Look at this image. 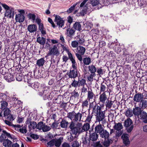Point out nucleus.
I'll return each instance as SVG.
<instances>
[{"label": "nucleus", "instance_id": "1", "mask_svg": "<svg viewBox=\"0 0 147 147\" xmlns=\"http://www.w3.org/2000/svg\"><path fill=\"white\" fill-rule=\"evenodd\" d=\"M82 123L78 122L75 123L74 121H71L70 123L69 127L70 128V133L71 134L76 135L78 133H81V131Z\"/></svg>", "mask_w": 147, "mask_h": 147}, {"label": "nucleus", "instance_id": "2", "mask_svg": "<svg viewBox=\"0 0 147 147\" xmlns=\"http://www.w3.org/2000/svg\"><path fill=\"white\" fill-rule=\"evenodd\" d=\"M106 111H102L101 107L100 106H97L96 111L95 112L96 115V121L100 123L101 121H103L105 120L106 116L105 115Z\"/></svg>", "mask_w": 147, "mask_h": 147}, {"label": "nucleus", "instance_id": "3", "mask_svg": "<svg viewBox=\"0 0 147 147\" xmlns=\"http://www.w3.org/2000/svg\"><path fill=\"white\" fill-rule=\"evenodd\" d=\"M1 5L5 10V16L9 18L13 17L14 15V9L11 7H9L5 4L1 3Z\"/></svg>", "mask_w": 147, "mask_h": 147}, {"label": "nucleus", "instance_id": "4", "mask_svg": "<svg viewBox=\"0 0 147 147\" xmlns=\"http://www.w3.org/2000/svg\"><path fill=\"white\" fill-rule=\"evenodd\" d=\"M67 117L70 119L71 121L77 122L81 120L82 114L80 113H76L74 111L69 112L67 114Z\"/></svg>", "mask_w": 147, "mask_h": 147}, {"label": "nucleus", "instance_id": "5", "mask_svg": "<svg viewBox=\"0 0 147 147\" xmlns=\"http://www.w3.org/2000/svg\"><path fill=\"white\" fill-rule=\"evenodd\" d=\"M7 136L8 138L14 140L15 138L14 136L11 135L9 133H8L5 130H2L1 129L0 131V142H2L4 140H5Z\"/></svg>", "mask_w": 147, "mask_h": 147}, {"label": "nucleus", "instance_id": "6", "mask_svg": "<svg viewBox=\"0 0 147 147\" xmlns=\"http://www.w3.org/2000/svg\"><path fill=\"white\" fill-rule=\"evenodd\" d=\"M132 120L129 118H128L125 120L124 122V126L127 128L126 129L128 133L130 132L133 130L134 126Z\"/></svg>", "mask_w": 147, "mask_h": 147}, {"label": "nucleus", "instance_id": "7", "mask_svg": "<svg viewBox=\"0 0 147 147\" xmlns=\"http://www.w3.org/2000/svg\"><path fill=\"white\" fill-rule=\"evenodd\" d=\"M37 129L42 130L43 132H47L51 129V127L44 123L42 122H40L38 123Z\"/></svg>", "mask_w": 147, "mask_h": 147}, {"label": "nucleus", "instance_id": "8", "mask_svg": "<svg viewBox=\"0 0 147 147\" xmlns=\"http://www.w3.org/2000/svg\"><path fill=\"white\" fill-rule=\"evenodd\" d=\"M55 16V22L59 28H62L64 24V21L63 20V18H61L59 16L54 15V16Z\"/></svg>", "mask_w": 147, "mask_h": 147}, {"label": "nucleus", "instance_id": "9", "mask_svg": "<svg viewBox=\"0 0 147 147\" xmlns=\"http://www.w3.org/2000/svg\"><path fill=\"white\" fill-rule=\"evenodd\" d=\"M59 54V51L56 45H53L52 47H51L49 50V51L47 54V56H49L52 55H58Z\"/></svg>", "mask_w": 147, "mask_h": 147}, {"label": "nucleus", "instance_id": "10", "mask_svg": "<svg viewBox=\"0 0 147 147\" xmlns=\"http://www.w3.org/2000/svg\"><path fill=\"white\" fill-rule=\"evenodd\" d=\"M67 53L68 55L69 59L71 62L72 67L74 69H76L77 63L76 62L74 57L73 56L71 53L69 51H67Z\"/></svg>", "mask_w": 147, "mask_h": 147}, {"label": "nucleus", "instance_id": "11", "mask_svg": "<svg viewBox=\"0 0 147 147\" xmlns=\"http://www.w3.org/2000/svg\"><path fill=\"white\" fill-rule=\"evenodd\" d=\"M78 71L77 69L70 70L67 73V75L69 77L71 78L75 79L78 76Z\"/></svg>", "mask_w": 147, "mask_h": 147}, {"label": "nucleus", "instance_id": "12", "mask_svg": "<svg viewBox=\"0 0 147 147\" xmlns=\"http://www.w3.org/2000/svg\"><path fill=\"white\" fill-rule=\"evenodd\" d=\"M121 138L123 140V143L126 146H129L130 142L129 138V135L127 134H124L121 136Z\"/></svg>", "mask_w": 147, "mask_h": 147}, {"label": "nucleus", "instance_id": "13", "mask_svg": "<svg viewBox=\"0 0 147 147\" xmlns=\"http://www.w3.org/2000/svg\"><path fill=\"white\" fill-rule=\"evenodd\" d=\"M143 99V95L141 93L136 94L134 96L133 100L136 102H141Z\"/></svg>", "mask_w": 147, "mask_h": 147}, {"label": "nucleus", "instance_id": "14", "mask_svg": "<svg viewBox=\"0 0 147 147\" xmlns=\"http://www.w3.org/2000/svg\"><path fill=\"white\" fill-rule=\"evenodd\" d=\"M99 94V102L104 104L108 99L107 96L106 95L105 92H103L102 93H100Z\"/></svg>", "mask_w": 147, "mask_h": 147}, {"label": "nucleus", "instance_id": "15", "mask_svg": "<svg viewBox=\"0 0 147 147\" xmlns=\"http://www.w3.org/2000/svg\"><path fill=\"white\" fill-rule=\"evenodd\" d=\"M25 20L24 15L22 13L16 14L15 16V20L16 22L20 23L23 22Z\"/></svg>", "mask_w": 147, "mask_h": 147}, {"label": "nucleus", "instance_id": "16", "mask_svg": "<svg viewBox=\"0 0 147 147\" xmlns=\"http://www.w3.org/2000/svg\"><path fill=\"white\" fill-rule=\"evenodd\" d=\"M142 111L141 110V108L139 107H136L135 108L133 109L132 112L135 116H139Z\"/></svg>", "mask_w": 147, "mask_h": 147}, {"label": "nucleus", "instance_id": "17", "mask_svg": "<svg viewBox=\"0 0 147 147\" xmlns=\"http://www.w3.org/2000/svg\"><path fill=\"white\" fill-rule=\"evenodd\" d=\"M76 53L80 54L81 55H84L86 51V49L84 47L79 46L75 49Z\"/></svg>", "mask_w": 147, "mask_h": 147}, {"label": "nucleus", "instance_id": "18", "mask_svg": "<svg viewBox=\"0 0 147 147\" xmlns=\"http://www.w3.org/2000/svg\"><path fill=\"white\" fill-rule=\"evenodd\" d=\"M140 119L142 120L143 122L147 123V113L145 112L142 111L140 115Z\"/></svg>", "mask_w": 147, "mask_h": 147}, {"label": "nucleus", "instance_id": "19", "mask_svg": "<svg viewBox=\"0 0 147 147\" xmlns=\"http://www.w3.org/2000/svg\"><path fill=\"white\" fill-rule=\"evenodd\" d=\"M5 80L8 82H11L14 80L13 76L10 74H7L4 76Z\"/></svg>", "mask_w": 147, "mask_h": 147}, {"label": "nucleus", "instance_id": "20", "mask_svg": "<svg viewBox=\"0 0 147 147\" xmlns=\"http://www.w3.org/2000/svg\"><path fill=\"white\" fill-rule=\"evenodd\" d=\"M66 34L69 37H72L74 35L75 31L71 28H67L66 30Z\"/></svg>", "mask_w": 147, "mask_h": 147}, {"label": "nucleus", "instance_id": "21", "mask_svg": "<svg viewBox=\"0 0 147 147\" xmlns=\"http://www.w3.org/2000/svg\"><path fill=\"white\" fill-rule=\"evenodd\" d=\"M28 29L30 32H36L37 30V26L34 24L29 25L28 26Z\"/></svg>", "mask_w": 147, "mask_h": 147}, {"label": "nucleus", "instance_id": "22", "mask_svg": "<svg viewBox=\"0 0 147 147\" xmlns=\"http://www.w3.org/2000/svg\"><path fill=\"white\" fill-rule=\"evenodd\" d=\"M100 136L105 139L107 138L109 136V133L106 130H104L100 134Z\"/></svg>", "mask_w": 147, "mask_h": 147}, {"label": "nucleus", "instance_id": "23", "mask_svg": "<svg viewBox=\"0 0 147 147\" xmlns=\"http://www.w3.org/2000/svg\"><path fill=\"white\" fill-rule=\"evenodd\" d=\"M94 101L90 104L89 106L90 108L92 109L93 111L95 112L96 111V108L97 107V106H99L97 105L95 102V99H94Z\"/></svg>", "mask_w": 147, "mask_h": 147}, {"label": "nucleus", "instance_id": "24", "mask_svg": "<svg viewBox=\"0 0 147 147\" xmlns=\"http://www.w3.org/2000/svg\"><path fill=\"white\" fill-rule=\"evenodd\" d=\"M114 124L113 127L115 130H121L123 128V126L122 123H114Z\"/></svg>", "mask_w": 147, "mask_h": 147}, {"label": "nucleus", "instance_id": "25", "mask_svg": "<svg viewBox=\"0 0 147 147\" xmlns=\"http://www.w3.org/2000/svg\"><path fill=\"white\" fill-rule=\"evenodd\" d=\"M94 98L95 99V95L92 91V90L88 91V93L87 99L89 101H90L92 99H93Z\"/></svg>", "mask_w": 147, "mask_h": 147}, {"label": "nucleus", "instance_id": "26", "mask_svg": "<svg viewBox=\"0 0 147 147\" xmlns=\"http://www.w3.org/2000/svg\"><path fill=\"white\" fill-rule=\"evenodd\" d=\"M81 128V132L82 133L85 131H88L90 128V124L88 123H86L84 124L83 126L82 124V127Z\"/></svg>", "mask_w": 147, "mask_h": 147}, {"label": "nucleus", "instance_id": "27", "mask_svg": "<svg viewBox=\"0 0 147 147\" xmlns=\"http://www.w3.org/2000/svg\"><path fill=\"white\" fill-rule=\"evenodd\" d=\"M95 132L99 134L104 130L102 125L99 123V124L96 126L95 127Z\"/></svg>", "mask_w": 147, "mask_h": 147}, {"label": "nucleus", "instance_id": "28", "mask_svg": "<svg viewBox=\"0 0 147 147\" xmlns=\"http://www.w3.org/2000/svg\"><path fill=\"white\" fill-rule=\"evenodd\" d=\"M73 28L76 30L79 31H80L82 30V27L80 22H76L73 25Z\"/></svg>", "mask_w": 147, "mask_h": 147}, {"label": "nucleus", "instance_id": "29", "mask_svg": "<svg viewBox=\"0 0 147 147\" xmlns=\"http://www.w3.org/2000/svg\"><path fill=\"white\" fill-rule=\"evenodd\" d=\"M3 145L5 147H11L12 142L10 140L7 139L3 142Z\"/></svg>", "mask_w": 147, "mask_h": 147}, {"label": "nucleus", "instance_id": "30", "mask_svg": "<svg viewBox=\"0 0 147 147\" xmlns=\"http://www.w3.org/2000/svg\"><path fill=\"white\" fill-rule=\"evenodd\" d=\"M98 137V135L95 132L91 134H90V139L92 141H96Z\"/></svg>", "mask_w": 147, "mask_h": 147}, {"label": "nucleus", "instance_id": "31", "mask_svg": "<svg viewBox=\"0 0 147 147\" xmlns=\"http://www.w3.org/2000/svg\"><path fill=\"white\" fill-rule=\"evenodd\" d=\"M88 71H89L91 74H95V73L96 71V68L95 66L93 65H89L88 67Z\"/></svg>", "mask_w": 147, "mask_h": 147}, {"label": "nucleus", "instance_id": "32", "mask_svg": "<svg viewBox=\"0 0 147 147\" xmlns=\"http://www.w3.org/2000/svg\"><path fill=\"white\" fill-rule=\"evenodd\" d=\"M36 41L40 44L44 45L45 43L46 40L45 38L43 37H38L37 38Z\"/></svg>", "mask_w": 147, "mask_h": 147}, {"label": "nucleus", "instance_id": "33", "mask_svg": "<svg viewBox=\"0 0 147 147\" xmlns=\"http://www.w3.org/2000/svg\"><path fill=\"white\" fill-rule=\"evenodd\" d=\"M38 126V124L37 125L36 122L32 121L31 123L28 125L29 130H31L32 129H34L36 128L37 129Z\"/></svg>", "mask_w": 147, "mask_h": 147}, {"label": "nucleus", "instance_id": "34", "mask_svg": "<svg viewBox=\"0 0 147 147\" xmlns=\"http://www.w3.org/2000/svg\"><path fill=\"white\" fill-rule=\"evenodd\" d=\"M62 140V139L60 138L58 139H54V145L56 147L60 146Z\"/></svg>", "mask_w": 147, "mask_h": 147}, {"label": "nucleus", "instance_id": "35", "mask_svg": "<svg viewBox=\"0 0 147 147\" xmlns=\"http://www.w3.org/2000/svg\"><path fill=\"white\" fill-rule=\"evenodd\" d=\"M29 86H31L35 90H37L39 87V84L37 82H34V83L32 82L30 83V85H29Z\"/></svg>", "mask_w": 147, "mask_h": 147}, {"label": "nucleus", "instance_id": "36", "mask_svg": "<svg viewBox=\"0 0 147 147\" xmlns=\"http://www.w3.org/2000/svg\"><path fill=\"white\" fill-rule=\"evenodd\" d=\"M68 123H69L67 121L62 119L60 123V126L62 128H66L67 127Z\"/></svg>", "mask_w": 147, "mask_h": 147}, {"label": "nucleus", "instance_id": "37", "mask_svg": "<svg viewBox=\"0 0 147 147\" xmlns=\"http://www.w3.org/2000/svg\"><path fill=\"white\" fill-rule=\"evenodd\" d=\"M88 4V3H87L85 6L83 8V9L80 12V14L81 16H84L87 13Z\"/></svg>", "mask_w": 147, "mask_h": 147}, {"label": "nucleus", "instance_id": "38", "mask_svg": "<svg viewBox=\"0 0 147 147\" xmlns=\"http://www.w3.org/2000/svg\"><path fill=\"white\" fill-rule=\"evenodd\" d=\"M45 62V60L43 58H41L37 60L36 62V64L39 67H40L43 66Z\"/></svg>", "mask_w": 147, "mask_h": 147}, {"label": "nucleus", "instance_id": "39", "mask_svg": "<svg viewBox=\"0 0 147 147\" xmlns=\"http://www.w3.org/2000/svg\"><path fill=\"white\" fill-rule=\"evenodd\" d=\"M39 29L43 36L46 34L45 28H44L43 24L40 25V26H39Z\"/></svg>", "mask_w": 147, "mask_h": 147}, {"label": "nucleus", "instance_id": "40", "mask_svg": "<svg viewBox=\"0 0 147 147\" xmlns=\"http://www.w3.org/2000/svg\"><path fill=\"white\" fill-rule=\"evenodd\" d=\"M78 82L79 84V87L80 86H84L85 85H86V80L84 79H78Z\"/></svg>", "mask_w": 147, "mask_h": 147}, {"label": "nucleus", "instance_id": "41", "mask_svg": "<svg viewBox=\"0 0 147 147\" xmlns=\"http://www.w3.org/2000/svg\"><path fill=\"white\" fill-rule=\"evenodd\" d=\"M24 80L25 82H27L29 85H30V83H32V80L31 79L30 76H28V75H25L24 77Z\"/></svg>", "mask_w": 147, "mask_h": 147}, {"label": "nucleus", "instance_id": "42", "mask_svg": "<svg viewBox=\"0 0 147 147\" xmlns=\"http://www.w3.org/2000/svg\"><path fill=\"white\" fill-rule=\"evenodd\" d=\"M47 89L48 90H44L43 91L42 94V93H39V95H43L45 96H44V99H48V94L49 93V92L48 91L49 89L47 88Z\"/></svg>", "mask_w": 147, "mask_h": 147}, {"label": "nucleus", "instance_id": "43", "mask_svg": "<svg viewBox=\"0 0 147 147\" xmlns=\"http://www.w3.org/2000/svg\"><path fill=\"white\" fill-rule=\"evenodd\" d=\"M111 142H112V140L111 139L108 138H106L105 139L103 145L105 147H108L109 146L110 143Z\"/></svg>", "mask_w": 147, "mask_h": 147}, {"label": "nucleus", "instance_id": "44", "mask_svg": "<svg viewBox=\"0 0 147 147\" xmlns=\"http://www.w3.org/2000/svg\"><path fill=\"white\" fill-rule=\"evenodd\" d=\"M83 61L84 65H88L91 63V59L90 58L86 57L84 59Z\"/></svg>", "mask_w": 147, "mask_h": 147}, {"label": "nucleus", "instance_id": "45", "mask_svg": "<svg viewBox=\"0 0 147 147\" xmlns=\"http://www.w3.org/2000/svg\"><path fill=\"white\" fill-rule=\"evenodd\" d=\"M88 105V102L87 100H85L82 102V108L84 109L87 108Z\"/></svg>", "mask_w": 147, "mask_h": 147}, {"label": "nucleus", "instance_id": "46", "mask_svg": "<svg viewBox=\"0 0 147 147\" xmlns=\"http://www.w3.org/2000/svg\"><path fill=\"white\" fill-rule=\"evenodd\" d=\"M133 112L131 110L128 109L125 113V115L127 117H130L133 116Z\"/></svg>", "mask_w": 147, "mask_h": 147}, {"label": "nucleus", "instance_id": "47", "mask_svg": "<svg viewBox=\"0 0 147 147\" xmlns=\"http://www.w3.org/2000/svg\"><path fill=\"white\" fill-rule=\"evenodd\" d=\"M90 2H88V6L89 4H91L93 6L96 5L98 3V0H90Z\"/></svg>", "mask_w": 147, "mask_h": 147}, {"label": "nucleus", "instance_id": "48", "mask_svg": "<svg viewBox=\"0 0 147 147\" xmlns=\"http://www.w3.org/2000/svg\"><path fill=\"white\" fill-rule=\"evenodd\" d=\"M141 102H142L141 108L144 109L147 108V100H143Z\"/></svg>", "mask_w": 147, "mask_h": 147}, {"label": "nucleus", "instance_id": "49", "mask_svg": "<svg viewBox=\"0 0 147 147\" xmlns=\"http://www.w3.org/2000/svg\"><path fill=\"white\" fill-rule=\"evenodd\" d=\"M71 86L72 87L75 88H77L78 86H79V84L78 81H76L74 79L73 80L71 84Z\"/></svg>", "mask_w": 147, "mask_h": 147}, {"label": "nucleus", "instance_id": "50", "mask_svg": "<svg viewBox=\"0 0 147 147\" xmlns=\"http://www.w3.org/2000/svg\"><path fill=\"white\" fill-rule=\"evenodd\" d=\"M28 17L29 18L32 20L33 22H34L36 20V16L34 14L29 13L28 14Z\"/></svg>", "mask_w": 147, "mask_h": 147}, {"label": "nucleus", "instance_id": "51", "mask_svg": "<svg viewBox=\"0 0 147 147\" xmlns=\"http://www.w3.org/2000/svg\"><path fill=\"white\" fill-rule=\"evenodd\" d=\"M79 45L78 42L76 40L72 41L71 45L73 48H76Z\"/></svg>", "mask_w": 147, "mask_h": 147}, {"label": "nucleus", "instance_id": "52", "mask_svg": "<svg viewBox=\"0 0 147 147\" xmlns=\"http://www.w3.org/2000/svg\"><path fill=\"white\" fill-rule=\"evenodd\" d=\"M7 103L5 101H2L1 102V108L3 110H4L5 109L7 108Z\"/></svg>", "mask_w": 147, "mask_h": 147}, {"label": "nucleus", "instance_id": "53", "mask_svg": "<svg viewBox=\"0 0 147 147\" xmlns=\"http://www.w3.org/2000/svg\"><path fill=\"white\" fill-rule=\"evenodd\" d=\"M5 111H4V115L5 117H6L10 114V111L8 108H6L4 109Z\"/></svg>", "mask_w": 147, "mask_h": 147}, {"label": "nucleus", "instance_id": "54", "mask_svg": "<svg viewBox=\"0 0 147 147\" xmlns=\"http://www.w3.org/2000/svg\"><path fill=\"white\" fill-rule=\"evenodd\" d=\"M123 133V131L122 130H117L115 132V136L116 137H119L121 136Z\"/></svg>", "mask_w": 147, "mask_h": 147}, {"label": "nucleus", "instance_id": "55", "mask_svg": "<svg viewBox=\"0 0 147 147\" xmlns=\"http://www.w3.org/2000/svg\"><path fill=\"white\" fill-rule=\"evenodd\" d=\"M95 76V74H91L89 76H88L87 79L89 81H92L93 80V77Z\"/></svg>", "mask_w": 147, "mask_h": 147}, {"label": "nucleus", "instance_id": "56", "mask_svg": "<svg viewBox=\"0 0 147 147\" xmlns=\"http://www.w3.org/2000/svg\"><path fill=\"white\" fill-rule=\"evenodd\" d=\"M54 139L52 140L51 141L47 143V146H49V147H51L53 146L54 145Z\"/></svg>", "mask_w": 147, "mask_h": 147}, {"label": "nucleus", "instance_id": "57", "mask_svg": "<svg viewBox=\"0 0 147 147\" xmlns=\"http://www.w3.org/2000/svg\"><path fill=\"white\" fill-rule=\"evenodd\" d=\"M76 5V4H74L72 6H71L70 8H69L68 10H67V12L69 13H71L72 11L74 9Z\"/></svg>", "mask_w": 147, "mask_h": 147}, {"label": "nucleus", "instance_id": "58", "mask_svg": "<svg viewBox=\"0 0 147 147\" xmlns=\"http://www.w3.org/2000/svg\"><path fill=\"white\" fill-rule=\"evenodd\" d=\"M71 95L75 98H78L79 96V94L78 93V92H76L75 90H74L72 92Z\"/></svg>", "mask_w": 147, "mask_h": 147}, {"label": "nucleus", "instance_id": "59", "mask_svg": "<svg viewBox=\"0 0 147 147\" xmlns=\"http://www.w3.org/2000/svg\"><path fill=\"white\" fill-rule=\"evenodd\" d=\"M112 105V103L111 101L108 100V102L106 105V106L107 108H108L109 109H110Z\"/></svg>", "mask_w": 147, "mask_h": 147}, {"label": "nucleus", "instance_id": "60", "mask_svg": "<svg viewBox=\"0 0 147 147\" xmlns=\"http://www.w3.org/2000/svg\"><path fill=\"white\" fill-rule=\"evenodd\" d=\"M106 87L105 86L101 84L100 87V93L102 92H105Z\"/></svg>", "mask_w": 147, "mask_h": 147}, {"label": "nucleus", "instance_id": "61", "mask_svg": "<svg viewBox=\"0 0 147 147\" xmlns=\"http://www.w3.org/2000/svg\"><path fill=\"white\" fill-rule=\"evenodd\" d=\"M75 55L78 59L80 61H82V55H81L80 54L78 53H75Z\"/></svg>", "mask_w": 147, "mask_h": 147}, {"label": "nucleus", "instance_id": "62", "mask_svg": "<svg viewBox=\"0 0 147 147\" xmlns=\"http://www.w3.org/2000/svg\"><path fill=\"white\" fill-rule=\"evenodd\" d=\"M35 20L36 22L38 24L39 26H40V25L43 24L42 23H41V20L39 18L37 17Z\"/></svg>", "mask_w": 147, "mask_h": 147}, {"label": "nucleus", "instance_id": "63", "mask_svg": "<svg viewBox=\"0 0 147 147\" xmlns=\"http://www.w3.org/2000/svg\"><path fill=\"white\" fill-rule=\"evenodd\" d=\"M58 123L56 122H53L51 125V127L53 129H56L58 126Z\"/></svg>", "mask_w": 147, "mask_h": 147}, {"label": "nucleus", "instance_id": "64", "mask_svg": "<svg viewBox=\"0 0 147 147\" xmlns=\"http://www.w3.org/2000/svg\"><path fill=\"white\" fill-rule=\"evenodd\" d=\"M103 34L104 35H105L106 37H108L109 38L111 37V36L109 34V32L108 31H104L103 32Z\"/></svg>", "mask_w": 147, "mask_h": 147}]
</instances>
